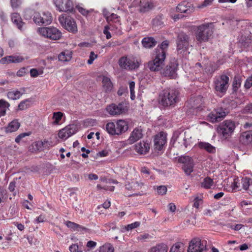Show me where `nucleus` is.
Segmentation results:
<instances>
[{
	"label": "nucleus",
	"instance_id": "27",
	"mask_svg": "<svg viewBox=\"0 0 252 252\" xmlns=\"http://www.w3.org/2000/svg\"><path fill=\"white\" fill-rule=\"evenodd\" d=\"M198 146L199 148L204 149L210 153L216 152V148L209 143L200 142L198 143Z\"/></svg>",
	"mask_w": 252,
	"mask_h": 252
},
{
	"label": "nucleus",
	"instance_id": "16",
	"mask_svg": "<svg viewBox=\"0 0 252 252\" xmlns=\"http://www.w3.org/2000/svg\"><path fill=\"white\" fill-rule=\"evenodd\" d=\"M132 4L135 6H139L140 12H147L154 6L151 0H134Z\"/></svg>",
	"mask_w": 252,
	"mask_h": 252
},
{
	"label": "nucleus",
	"instance_id": "61",
	"mask_svg": "<svg viewBox=\"0 0 252 252\" xmlns=\"http://www.w3.org/2000/svg\"><path fill=\"white\" fill-rule=\"evenodd\" d=\"M109 27L108 26H105L104 27V29L103 30V33L106 35V37L107 39H110L111 37V35L110 32L108 31L109 29Z\"/></svg>",
	"mask_w": 252,
	"mask_h": 252
},
{
	"label": "nucleus",
	"instance_id": "42",
	"mask_svg": "<svg viewBox=\"0 0 252 252\" xmlns=\"http://www.w3.org/2000/svg\"><path fill=\"white\" fill-rule=\"evenodd\" d=\"M241 183L243 188L245 190H247L250 186L252 184V180L248 177L243 178L242 179Z\"/></svg>",
	"mask_w": 252,
	"mask_h": 252
},
{
	"label": "nucleus",
	"instance_id": "8",
	"mask_svg": "<svg viewBox=\"0 0 252 252\" xmlns=\"http://www.w3.org/2000/svg\"><path fill=\"white\" fill-rule=\"evenodd\" d=\"M58 19L62 27L69 32L75 33L77 32L76 23L70 16L63 14L59 17Z\"/></svg>",
	"mask_w": 252,
	"mask_h": 252
},
{
	"label": "nucleus",
	"instance_id": "55",
	"mask_svg": "<svg viewBox=\"0 0 252 252\" xmlns=\"http://www.w3.org/2000/svg\"><path fill=\"white\" fill-rule=\"evenodd\" d=\"M186 134L187 132H185L184 133V144L186 147H187L189 145H190L191 141V137H189V135H188V137H186Z\"/></svg>",
	"mask_w": 252,
	"mask_h": 252
},
{
	"label": "nucleus",
	"instance_id": "44",
	"mask_svg": "<svg viewBox=\"0 0 252 252\" xmlns=\"http://www.w3.org/2000/svg\"><path fill=\"white\" fill-rule=\"evenodd\" d=\"M42 15L41 13L39 12H35L33 16V21L36 24L39 25H42Z\"/></svg>",
	"mask_w": 252,
	"mask_h": 252
},
{
	"label": "nucleus",
	"instance_id": "59",
	"mask_svg": "<svg viewBox=\"0 0 252 252\" xmlns=\"http://www.w3.org/2000/svg\"><path fill=\"white\" fill-rule=\"evenodd\" d=\"M76 8L77 9V10L79 11L80 13H81L82 15L84 16L87 15L89 11L84 8L80 6H76Z\"/></svg>",
	"mask_w": 252,
	"mask_h": 252
},
{
	"label": "nucleus",
	"instance_id": "30",
	"mask_svg": "<svg viewBox=\"0 0 252 252\" xmlns=\"http://www.w3.org/2000/svg\"><path fill=\"white\" fill-rule=\"evenodd\" d=\"M168 247L167 245L161 243L151 248L149 252H167Z\"/></svg>",
	"mask_w": 252,
	"mask_h": 252
},
{
	"label": "nucleus",
	"instance_id": "38",
	"mask_svg": "<svg viewBox=\"0 0 252 252\" xmlns=\"http://www.w3.org/2000/svg\"><path fill=\"white\" fill-rule=\"evenodd\" d=\"M98 251L99 252H114V248L112 244L106 243L99 247Z\"/></svg>",
	"mask_w": 252,
	"mask_h": 252
},
{
	"label": "nucleus",
	"instance_id": "12",
	"mask_svg": "<svg viewBox=\"0 0 252 252\" xmlns=\"http://www.w3.org/2000/svg\"><path fill=\"white\" fill-rule=\"evenodd\" d=\"M54 3L59 11L65 12L73 11L74 4L71 0H55Z\"/></svg>",
	"mask_w": 252,
	"mask_h": 252
},
{
	"label": "nucleus",
	"instance_id": "41",
	"mask_svg": "<svg viewBox=\"0 0 252 252\" xmlns=\"http://www.w3.org/2000/svg\"><path fill=\"white\" fill-rule=\"evenodd\" d=\"M183 245L181 243H177L174 245L171 248L170 252H183Z\"/></svg>",
	"mask_w": 252,
	"mask_h": 252
},
{
	"label": "nucleus",
	"instance_id": "28",
	"mask_svg": "<svg viewBox=\"0 0 252 252\" xmlns=\"http://www.w3.org/2000/svg\"><path fill=\"white\" fill-rule=\"evenodd\" d=\"M72 53L69 50H65L62 52L58 56V59L61 62H68L72 58Z\"/></svg>",
	"mask_w": 252,
	"mask_h": 252
},
{
	"label": "nucleus",
	"instance_id": "32",
	"mask_svg": "<svg viewBox=\"0 0 252 252\" xmlns=\"http://www.w3.org/2000/svg\"><path fill=\"white\" fill-rule=\"evenodd\" d=\"M10 104L4 99H0V117L6 115L7 110H9Z\"/></svg>",
	"mask_w": 252,
	"mask_h": 252
},
{
	"label": "nucleus",
	"instance_id": "14",
	"mask_svg": "<svg viewBox=\"0 0 252 252\" xmlns=\"http://www.w3.org/2000/svg\"><path fill=\"white\" fill-rule=\"evenodd\" d=\"M78 131V126L75 125H69L61 129L59 133V137L66 140Z\"/></svg>",
	"mask_w": 252,
	"mask_h": 252
},
{
	"label": "nucleus",
	"instance_id": "40",
	"mask_svg": "<svg viewBox=\"0 0 252 252\" xmlns=\"http://www.w3.org/2000/svg\"><path fill=\"white\" fill-rule=\"evenodd\" d=\"M63 116V113L61 112H54L53 116V124L54 125H59L60 121Z\"/></svg>",
	"mask_w": 252,
	"mask_h": 252
},
{
	"label": "nucleus",
	"instance_id": "62",
	"mask_svg": "<svg viewBox=\"0 0 252 252\" xmlns=\"http://www.w3.org/2000/svg\"><path fill=\"white\" fill-rule=\"evenodd\" d=\"M31 76L32 77H37L39 75L38 71L35 68L31 69L30 70Z\"/></svg>",
	"mask_w": 252,
	"mask_h": 252
},
{
	"label": "nucleus",
	"instance_id": "43",
	"mask_svg": "<svg viewBox=\"0 0 252 252\" xmlns=\"http://www.w3.org/2000/svg\"><path fill=\"white\" fill-rule=\"evenodd\" d=\"M10 63H18L22 62L24 58L20 56H9Z\"/></svg>",
	"mask_w": 252,
	"mask_h": 252
},
{
	"label": "nucleus",
	"instance_id": "58",
	"mask_svg": "<svg viewBox=\"0 0 252 252\" xmlns=\"http://www.w3.org/2000/svg\"><path fill=\"white\" fill-rule=\"evenodd\" d=\"M194 201L193 206L196 208H198L200 204L202 203V200L198 197H196Z\"/></svg>",
	"mask_w": 252,
	"mask_h": 252
},
{
	"label": "nucleus",
	"instance_id": "50",
	"mask_svg": "<svg viewBox=\"0 0 252 252\" xmlns=\"http://www.w3.org/2000/svg\"><path fill=\"white\" fill-rule=\"evenodd\" d=\"M167 190V188L165 186H160L157 188V192L160 195L166 194Z\"/></svg>",
	"mask_w": 252,
	"mask_h": 252
},
{
	"label": "nucleus",
	"instance_id": "60",
	"mask_svg": "<svg viewBox=\"0 0 252 252\" xmlns=\"http://www.w3.org/2000/svg\"><path fill=\"white\" fill-rule=\"evenodd\" d=\"M238 182H239V181H238V178L234 179L233 182V183L231 184V188H232V189L233 190L238 189V188H239V186L238 185Z\"/></svg>",
	"mask_w": 252,
	"mask_h": 252
},
{
	"label": "nucleus",
	"instance_id": "6",
	"mask_svg": "<svg viewBox=\"0 0 252 252\" xmlns=\"http://www.w3.org/2000/svg\"><path fill=\"white\" fill-rule=\"evenodd\" d=\"M37 32L39 35L54 40L60 39L62 35L58 29L53 27L38 28Z\"/></svg>",
	"mask_w": 252,
	"mask_h": 252
},
{
	"label": "nucleus",
	"instance_id": "11",
	"mask_svg": "<svg viewBox=\"0 0 252 252\" xmlns=\"http://www.w3.org/2000/svg\"><path fill=\"white\" fill-rule=\"evenodd\" d=\"M178 66L177 61L175 59L172 60L163 70L162 72V75L170 78H176Z\"/></svg>",
	"mask_w": 252,
	"mask_h": 252
},
{
	"label": "nucleus",
	"instance_id": "20",
	"mask_svg": "<svg viewBox=\"0 0 252 252\" xmlns=\"http://www.w3.org/2000/svg\"><path fill=\"white\" fill-rule=\"evenodd\" d=\"M110 18L111 19L110 23L115 24L114 25L111 26V30L115 31V32L117 34H121L122 33V28L120 17L116 14L111 13Z\"/></svg>",
	"mask_w": 252,
	"mask_h": 252
},
{
	"label": "nucleus",
	"instance_id": "56",
	"mask_svg": "<svg viewBox=\"0 0 252 252\" xmlns=\"http://www.w3.org/2000/svg\"><path fill=\"white\" fill-rule=\"evenodd\" d=\"M244 86L246 89H249L252 86V75L247 78Z\"/></svg>",
	"mask_w": 252,
	"mask_h": 252
},
{
	"label": "nucleus",
	"instance_id": "52",
	"mask_svg": "<svg viewBox=\"0 0 252 252\" xmlns=\"http://www.w3.org/2000/svg\"><path fill=\"white\" fill-rule=\"evenodd\" d=\"M22 3V0H10V4L13 8H18Z\"/></svg>",
	"mask_w": 252,
	"mask_h": 252
},
{
	"label": "nucleus",
	"instance_id": "1",
	"mask_svg": "<svg viewBox=\"0 0 252 252\" xmlns=\"http://www.w3.org/2000/svg\"><path fill=\"white\" fill-rule=\"evenodd\" d=\"M168 46V42L165 40L157 47L154 59L149 61L148 63V66L151 71H158L162 68L164 65Z\"/></svg>",
	"mask_w": 252,
	"mask_h": 252
},
{
	"label": "nucleus",
	"instance_id": "35",
	"mask_svg": "<svg viewBox=\"0 0 252 252\" xmlns=\"http://www.w3.org/2000/svg\"><path fill=\"white\" fill-rule=\"evenodd\" d=\"M163 24L162 15H158L152 20L153 26L156 28H161L163 26Z\"/></svg>",
	"mask_w": 252,
	"mask_h": 252
},
{
	"label": "nucleus",
	"instance_id": "7",
	"mask_svg": "<svg viewBox=\"0 0 252 252\" xmlns=\"http://www.w3.org/2000/svg\"><path fill=\"white\" fill-rule=\"evenodd\" d=\"M236 127L235 122L231 120H225L219 125L218 133L225 138L229 137L233 133Z\"/></svg>",
	"mask_w": 252,
	"mask_h": 252
},
{
	"label": "nucleus",
	"instance_id": "10",
	"mask_svg": "<svg viewBox=\"0 0 252 252\" xmlns=\"http://www.w3.org/2000/svg\"><path fill=\"white\" fill-rule=\"evenodd\" d=\"M206 243L199 238H194L189 243L188 252H202L206 249Z\"/></svg>",
	"mask_w": 252,
	"mask_h": 252
},
{
	"label": "nucleus",
	"instance_id": "37",
	"mask_svg": "<svg viewBox=\"0 0 252 252\" xmlns=\"http://www.w3.org/2000/svg\"><path fill=\"white\" fill-rule=\"evenodd\" d=\"M22 93L18 90H13L7 93V96L9 99L16 100L19 99L22 96Z\"/></svg>",
	"mask_w": 252,
	"mask_h": 252
},
{
	"label": "nucleus",
	"instance_id": "33",
	"mask_svg": "<svg viewBox=\"0 0 252 252\" xmlns=\"http://www.w3.org/2000/svg\"><path fill=\"white\" fill-rule=\"evenodd\" d=\"M20 124L16 120L11 122L6 128L7 132H12L16 131L20 127Z\"/></svg>",
	"mask_w": 252,
	"mask_h": 252
},
{
	"label": "nucleus",
	"instance_id": "36",
	"mask_svg": "<svg viewBox=\"0 0 252 252\" xmlns=\"http://www.w3.org/2000/svg\"><path fill=\"white\" fill-rule=\"evenodd\" d=\"M42 15V24L49 25L51 23L52 20L51 14L49 12H43Z\"/></svg>",
	"mask_w": 252,
	"mask_h": 252
},
{
	"label": "nucleus",
	"instance_id": "15",
	"mask_svg": "<svg viewBox=\"0 0 252 252\" xmlns=\"http://www.w3.org/2000/svg\"><path fill=\"white\" fill-rule=\"evenodd\" d=\"M167 141V134L161 132L156 135L154 138V147L156 150L161 151Z\"/></svg>",
	"mask_w": 252,
	"mask_h": 252
},
{
	"label": "nucleus",
	"instance_id": "17",
	"mask_svg": "<svg viewBox=\"0 0 252 252\" xmlns=\"http://www.w3.org/2000/svg\"><path fill=\"white\" fill-rule=\"evenodd\" d=\"M227 112L222 108H219L214 110L208 115L210 120L212 123L220 122L226 115Z\"/></svg>",
	"mask_w": 252,
	"mask_h": 252
},
{
	"label": "nucleus",
	"instance_id": "4",
	"mask_svg": "<svg viewBox=\"0 0 252 252\" xmlns=\"http://www.w3.org/2000/svg\"><path fill=\"white\" fill-rule=\"evenodd\" d=\"M118 63L122 69L133 70L139 67L141 61L133 56H124L119 59Z\"/></svg>",
	"mask_w": 252,
	"mask_h": 252
},
{
	"label": "nucleus",
	"instance_id": "29",
	"mask_svg": "<svg viewBox=\"0 0 252 252\" xmlns=\"http://www.w3.org/2000/svg\"><path fill=\"white\" fill-rule=\"evenodd\" d=\"M11 20L17 27V28L21 30L24 23L20 16L17 13H14L11 15Z\"/></svg>",
	"mask_w": 252,
	"mask_h": 252
},
{
	"label": "nucleus",
	"instance_id": "22",
	"mask_svg": "<svg viewBox=\"0 0 252 252\" xmlns=\"http://www.w3.org/2000/svg\"><path fill=\"white\" fill-rule=\"evenodd\" d=\"M240 142L244 145L252 143V130L242 132L240 136Z\"/></svg>",
	"mask_w": 252,
	"mask_h": 252
},
{
	"label": "nucleus",
	"instance_id": "3",
	"mask_svg": "<svg viewBox=\"0 0 252 252\" xmlns=\"http://www.w3.org/2000/svg\"><path fill=\"white\" fill-rule=\"evenodd\" d=\"M214 30L213 23H205L196 26L194 31L197 41L200 43L208 41L214 33Z\"/></svg>",
	"mask_w": 252,
	"mask_h": 252
},
{
	"label": "nucleus",
	"instance_id": "18",
	"mask_svg": "<svg viewBox=\"0 0 252 252\" xmlns=\"http://www.w3.org/2000/svg\"><path fill=\"white\" fill-rule=\"evenodd\" d=\"M106 111L110 115L115 116L124 113L125 108L124 105L122 103H119L118 105L112 104L107 107Z\"/></svg>",
	"mask_w": 252,
	"mask_h": 252
},
{
	"label": "nucleus",
	"instance_id": "9",
	"mask_svg": "<svg viewBox=\"0 0 252 252\" xmlns=\"http://www.w3.org/2000/svg\"><path fill=\"white\" fill-rule=\"evenodd\" d=\"M189 37L185 33H180L177 41V50L178 54L186 56L189 52L188 51L189 46Z\"/></svg>",
	"mask_w": 252,
	"mask_h": 252
},
{
	"label": "nucleus",
	"instance_id": "45",
	"mask_svg": "<svg viewBox=\"0 0 252 252\" xmlns=\"http://www.w3.org/2000/svg\"><path fill=\"white\" fill-rule=\"evenodd\" d=\"M139 225H140V222H138V221H135L133 223L129 224L127 225L125 227V229L126 231H129L133 229L138 227V226H139Z\"/></svg>",
	"mask_w": 252,
	"mask_h": 252
},
{
	"label": "nucleus",
	"instance_id": "54",
	"mask_svg": "<svg viewBox=\"0 0 252 252\" xmlns=\"http://www.w3.org/2000/svg\"><path fill=\"white\" fill-rule=\"evenodd\" d=\"M30 135V133L25 132L22 133L18 135L15 138V141L18 143L20 142V141L23 139V138L25 137L26 136H29Z\"/></svg>",
	"mask_w": 252,
	"mask_h": 252
},
{
	"label": "nucleus",
	"instance_id": "47",
	"mask_svg": "<svg viewBox=\"0 0 252 252\" xmlns=\"http://www.w3.org/2000/svg\"><path fill=\"white\" fill-rule=\"evenodd\" d=\"M65 224L66 225L67 227L70 229H72L74 231L76 230V227L77 226V223H76L74 222H72L71 221L67 220L65 222Z\"/></svg>",
	"mask_w": 252,
	"mask_h": 252
},
{
	"label": "nucleus",
	"instance_id": "2",
	"mask_svg": "<svg viewBox=\"0 0 252 252\" xmlns=\"http://www.w3.org/2000/svg\"><path fill=\"white\" fill-rule=\"evenodd\" d=\"M180 93L175 89L163 90L159 95V102L164 107L174 106L179 101Z\"/></svg>",
	"mask_w": 252,
	"mask_h": 252
},
{
	"label": "nucleus",
	"instance_id": "19",
	"mask_svg": "<svg viewBox=\"0 0 252 252\" xmlns=\"http://www.w3.org/2000/svg\"><path fill=\"white\" fill-rule=\"evenodd\" d=\"M142 130L140 127H136L131 132L129 138L127 140L128 144H132L143 137Z\"/></svg>",
	"mask_w": 252,
	"mask_h": 252
},
{
	"label": "nucleus",
	"instance_id": "24",
	"mask_svg": "<svg viewBox=\"0 0 252 252\" xmlns=\"http://www.w3.org/2000/svg\"><path fill=\"white\" fill-rule=\"evenodd\" d=\"M135 149L137 153L141 155L146 154L150 149L149 143L144 141L140 142L135 145Z\"/></svg>",
	"mask_w": 252,
	"mask_h": 252
},
{
	"label": "nucleus",
	"instance_id": "46",
	"mask_svg": "<svg viewBox=\"0 0 252 252\" xmlns=\"http://www.w3.org/2000/svg\"><path fill=\"white\" fill-rule=\"evenodd\" d=\"M29 102V101L28 99L21 101L18 105L19 109L21 110H24L28 108L29 106L28 104Z\"/></svg>",
	"mask_w": 252,
	"mask_h": 252
},
{
	"label": "nucleus",
	"instance_id": "25",
	"mask_svg": "<svg viewBox=\"0 0 252 252\" xmlns=\"http://www.w3.org/2000/svg\"><path fill=\"white\" fill-rule=\"evenodd\" d=\"M143 186V184L141 182L132 181L131 182H128L126 185V189L128 191L133 192L141 189Z\"/></svg>",
	"mask_w": 252,
	"mask_h": 252
},
{
	"label": "nucleus",
	"instance_id": "39",
	"mask_svg": "<svg viewBox=\"0 0 252 252\" xmlns=\"http://www.w3.org/2000/svg\"><path fill=\"white\" fill-rule=\"evenodd\" d=\"M213 184V180L207 177L203 179V181L201 183V187L204 189H209L212 187Z\"/></svg>",
	"mask_w": 252,
	"mask_h": 252
},
{
	"label": "nucleus",
	"instance_id": "63",
	"mask_svg": "<svg viewBox=\"0 0 252 252\" xmlns=\"http://www.w3.org/2000/svg\"><path fill=\"white\" fill-rule=\"evenodd\" d=\"M9 63H10L9 58V56L2 58L0 60V63L1 64H5Z\"/></svg>",
	"mask_w": 252,
	"mask_h": 252
},
{
	"label": "nucleus",
	"instance_id": "57",
	"mask_svg": "<svg viewBox=\"0 0 252 252\" xmlns=\"http://www.w3.org/2000/svg\"><path fill=\"white\" fill-rule=\"evenodd\" d=\"M45 220V215H40L39 217H38L36 219H35L33 222L34 223H38L44 222Z\"/></svg>",
	"mask_w": 252,
	"mask_h": 252
},
{
	"label": "nucleus",
	"instance_id": "26",
	"mask_svg": "<svg viewBox=\"0 0 252 252\" xmlns=\"http://www.w3.org/2000/svg\"><path fill=\"white\" fill-rule=\"evenodd\" d=\"M142 44L145 48H151L156 45L157 41L153 37H147L142 39Z\"/></svg>",
	"mask_w": 252,
	"mask_h": 252
},
{
	"label": "nucleus",
	"instance_id": "51",
	"mask_svg": "<svg viewBox=\"0 0 252 252\" xmlns=\"http://www.w3.org/2000/svg\"><path fill=\"white\" fill-rule=\"evenodd\" d=\"M97 58V55L95 54L94 52H91L90 54L89 59L87 61V63L89 64H92L94 60L96 59Z\"/></svg>",
	"mask_w": 252,
	"mask_h": 252
},
{
	"label": "nucleus",
	"instance_id": "13",
	"mask_svg": "<svg viewBox=\"0 0 252 252\" xmlns=\"http://www.w3.org/2000/svg\"><path fill=\"white\" fill-rule=\"evenodd\" d=\"M179 161L183 164L182 168L187 175H189L193 172L194 163L191 158L182 156L179 158Z\"/></svg>",
	"mask_w": 252,
	"mask_h": 252
},
{
	"label": "nucleus",
	"instance_id": "31",
	"mask_svg": "<svg viewBox=\"0 0 252 252\" xmlns=\"http://www.w3.org/2000/svg\"><path fill=\"white\" fill-rule=\"evenodd\" d=\"M103 88L106 92H110L113 88V85L109 77L105 76L102 77Z\"/></svg>",
	"mask_w": 252,
	"mask_h": 252
},
{
	"label": "nucleus",
	"instance_id": "48",
	"mask_svg": "<svg viewBox=\"0 0 252 252\" xmlns=\"http://www.w3.org/2000/svg\"><path fill=\"white\" fill-rule=\"evenodd\" d=\"M102 14L104 17L105 18L106 21L110 24V17H111V14L109 13V11L106 9L104 8L102 10Z\"/></svg>",
	"mask_w": 252,
	"mask_h": 252
},
{
	"label": "nucleus",
	"instance_id": "34",
	"mask_svg": "<svg viewBox=\"0 0 252 252\" xmlns=\"http://www.w3.org/2000/svg\"><path fill=\"white\" fill-rule=\"evenodd\" d=\"M105 129L110 135H116L117 133L116 123H108L105 126Z\"/></svg>",
	"mask_w": 252,
	"mask_h": 252
},
{
	"label": "nucleus",
	"instance_id": "49",
	"mask_svg": "<svg viewBox=\"0 0 252 252\" xmlns=\"http://www.w3.org/2000/svg\"><path fill=\"white\" fill-rule=\"evenodd\" d=\"M102 14L104 17L105 18L106 21L110 24V17H111V14L109 13V11L106 9L104 8L102 10Z\"/></svg>",
	"mask_w": 252,
	"mask_h": 252
},
{
	"label": "nucleus",
	"instance_id": "5",
	"mask_svg": "<svg viewBox=\"0 0 252 252\" xmlns=\"http://www.w3.org/2000/svg\"><path fill=\"white\" fill-rule=\"evenodd\" d=\"M229 78L225 74L216 77L214 81V89L218 94H224L229 86Z\"/></svg>",
	"mask_w": 252,
	"mask_h": 252
},
{
	"label": "nucleus",
	"instance_id": "23",
	"mask_svg": "<svg viewBox=\"0 0 252 252\" xmlns=\"http://www.w3.org/2000/svg\"><path fill=\"white\" fill-rule=\"evenodd\" d=\"M116 135H119L126 131L128 128L127 123L123 120H118L116 122Z\"/></svg>",
	"mask_w": 252,
	"mask_h": 252
},
{
	"label": "nucleus",
	"instance_id": "53",
	"mask_svg": "<svg viewBox=\"0 0 252 252\" xmlns=\"http://www.w3.org/2000/svg\"><path fill=\"white\" fill-rule=\"evenodd\" d=\"M15 184V182L12 181L10 183L8 187V189L9 191L13 193L14 196H15L17 193V192L15 190V189L16 187Z\"/></svg>",
	"mask_w": 252,
	"mask_h": 252
},
{
	"label": "nucleus",
	"instance_id": "64",
	"mask_svg": "<svg viewBox=\"0 0 252 252\" xmlns=\"http://www.w3.org/2000/svg\"><path fill=\"white\" fill-rule=\"evenodd\" d=\"M26 69L25 68L19 69L17 72V75L19 77L24 76L26 74Z\"/></svg>",
	"mask_w": 252,
	"mask_h": 252
},
{
	"label": "nucleus",
	"instance_id": "21",
	"mask_svg": "<svg viewBox=\"0 0 252 252\" xmlns=\"http://www.w3.org/2000/svg\"><path fill=\"white\" fill-rule=\"evenodd\" d=\"M176 9L178 12L187 14L190 13L193 10L191 4L187 1L179 3L177 6Z\"/></svg>",
	"mask_w": 252,
	"mask_h": 252
}]
</instances>
